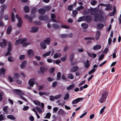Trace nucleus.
I'll list each match as a JSON object with an SVG mask.
<instances>
[{
    "label": "nucleus",
    "mask_w": 121,
    "mask_h": 121,
    "mask_svg": "<svg viewBox=\"0 0 121 121\" xmlns=\"http://www.w3.org/2000/svg\"><path fill=\"white\" fill-rule=\"evenodd\" d=\"M108 94L106 92L104 91L102 94L101 97L98 100L99 101L102 103L105 101Z\"/></svg>",
    "instance_id": "1"
},
{
    "label": "nucleus",
    "mask_w": 121,
    "mask_h": 121,
    "mask_svg": "<svg viewBox=\"0 0 121 121\" xmlns=\"http://www.w3.org/2000/svg\"><path fill=\"white\" fill-rule=\"evenodd\" d=\"M14 92L15 94L19 95L20 96L21 98L25 101H27V100L26 99L21 95H24V93L23 92H22V91L20 90L19 89H14Z\"/></svg>",
    "instance_id": "2"
},
{
    "label": "nucleus",
    "mask_w": 121,
    "mask_h": 121,
    "mask_svg": "<svg viewBox=\"0 0 121 121\" xmlns=\"http://www.w3.org/2000/svg\"><path fill=\"white\" fill-rule=\"evenodd\" d=\"M16 17L18 20V23L17 24V26L18 27H20L22 24V21L21 17H19L18 14H16L15 16Z\"/></svg>",
    "instance_id": "3"
},
{
    "label": "nucleus",
    "mask_w": 121,
    "mask_h": 121,
    "mask_svg": "<svg viewBox=\"0 0 121 121\" xmlns=\"http://www.w3.org/2000/svg\"><path fill=\"white\" fill-rule=\"evenodd\" d=\"M12 46L11 45V42L9 41L8 42V52L5 54V56H7L8 55H11L10 52L11 51Z\"/></svg>",
    "instance_id": "4"
},
{
    "label": "nucleus",
    "mask_w": 121,
    "mask_h": 121,
    "mask_svg": "<svg viewBox=\"0 0 121 121\" xmlns=\"http://www.w3.org/2000/svg\"><path fill=\"white\" fill-rule=\"evenodd\" d=\"M26 40V39L24 38L23 39H20L18 40H16L15 43L16 45H17L19 43L22 44V43L25 42Z\"/></svg>",
    "instance_id": "5"
},
{
    "label": "nucleus",
    "mask_w": 121,
    "mask_h": 121,
    "mask_svg": "<svg viewBox=\"0 0 121 121\" xmlns=\"http://www.w3.org/2000/svg\"><path fill=\"white\" fill-rule=\"evenodd\" d=\"M3 42H0V46L2 48H4L6 47L7 41L5 39H3Z\"/></svg>",
    "instance_id": "6"
},
{
    "label": "nucleus",
    "mask_w": 121,
    "mask_h": 121,
    "mask_svg": "<svg viewBox=\"0 0 121 121\" xmlns=\"http://www.w3.org/2000/svg\"><path fill=\"white\" fill-rule=\"evenodd\" d=\"M82 99L83 98H77L73 101L72 102V104H76L79 102L80 101L82 100Z\"/></svg>",
    "instance_id": "7"
},
{
    "label": "nucleus",
    "mask_w": 121,
    "mask_h": 121,
    "mask_svg": "<svg viewBox=\"0 0 121 121\" xmlns=\"http://www.w3.org/2000/svg\"><path fill=\"white\" fill-rule=\"evenodd\" d=\"M39 30V28L36 26H34L32 27L31 30L30 31L31 33H35L37 32Z\"/></svg>",
    "instance_id": "8"
},
{
    "label": "nucleus",
    "mask_w": 121,
    "mask_h": 121,
    "mask_svg": "<svg viewBox=\"0 0 121 121\" xmlns=\"http://www.w3.org/2000/svg\"><path fill=\"white\" fill-rule=\"evenodd\" d=\"M35 81L34 78H31L28 81V84L30 86L33 87L34 85V82Z\"/></svg>",
    "instance_id": "9"
},
{
    "label": "nucleus",
    "mask_w": 121,
    "mask_h": 121,
    "mask_svg": "<svg viewBox=\"0 0 121 121\" xmlns=\"http://www.w3.org/2000/svg\"><path fill=\"white\" fill-rule=\"evenodd\" d=\"M57 114L59 115L63 116L65 115V112L61 108L58 110Z\"/></svg>",
    "instance_id": "10"
},
{
    "label": "nucleus",
    "mask_w": 121,
    "mask_h": 121,
    "mask_svg": "<svg viewBox=\"0 0 121 121\" xmlns=\"http://www.w3.org/2000/svg\"><path fill=\"white\" fill-rule=\"evenodd\" d=\"M101 48V46L99 44H97L94 46L93 49L94 50H97L100 49Z\"/></svg>",
    "instance_id": "11"
},
{
    "label": "nucleus",
    "mask_w": 121,
    "mask_h": 121,
    "mask_svg": "<svg viewBox=\"0 0 121 121\" xmlns=\"http://www.w3.org/2000/svg\"><path fill=\"white\" fill-rule=\"evenodd\" d=\"M78 69V67L77 66H75L73 67L70 69V72H74Z\"/></svg>",
    "instance_id": "12"
},
{
    "label": "nucleus",
    "mask_w": 121,
    "mask_h": 121,
    "mask_svg": "<svg viewBox=\"0 0 121 121\" xmlns=\"http://www.w3.org/2000/svg\"><path fill=\"white\" fill-rule=\"evenodd\" d=\"M8 106H5L4 107L3 109V110L4 112V114H7L8 113Z\"/></svg>",
    "instance_id": "13"
},
{
    "label": "nucleus",
    "mask_w": 121,
    "mask_h": 121,
    "mask_svg": "<svg viewBox=\"0 0 121 121\" xmlns=\"http://www.w3.org/2000/svg\"><path fill=\"white\" fill-rule=\"evenodd\" d=\"M39 18L41 21L45 20L48 19V17L47 15L44 16H40L39 17Z\"/></svg>",
    "instance_id": "14"
},
{
    "label": "nucleus",
    "mask_w": 121,
    "mask_h": 121,
    "mask_svg": "<svg viewBox=\"0 0 121 121\" xmlns=\"http://www.w3.org/2000/svg\"><path fill=\"white\" fill-rule=\"evenodd\" d=\"M51 39L50 37H48L45 40L43 41L46 45H49L50 43Z\"/></svg>",
    "instance_id": "15"
},
{
    "label": "nucleus",
    "mask_w": 121,
    "mask_h": 121,
    "mask_svg": "<svg viewBox=\"0 0 121 121\" xmlns=\"http://www.w3.org/2000/svg\"><path fill=\"white\" fill-rule=\"evenodd\" d=\"M12 27L11 26H10L7 28L6 33L7 35H9L10 33L12 30Z\"/></svg>",
    "instance_id": "16"
},
{
    "label": "nucleus",
    "mask_w": 121,
    "mask_h": 121,
    "mask_svg": "<svg viewBox=\"0 0 121 121\" xmlns=\"http://www.w3.org/2000/svg\"><path fill=\"white\" fill-rule=\"evenodd\" d=\"M26 61H24L22 62L21 65H20V67L21 69L24 68L26 66Z\"/></svg>",
    "instance_id": "17"
},
{
    "label": "nucleus",
    "mask_w": 121,
    "mask_h": 121,
    "mask_svg": "<svg viewBox=\"0 0 121 121\" xmlns=\"http://www.w3.org/2000/svg\"><path fill=\"white\" fill-rule=\"evenodd\" d=\"M46 45L43 42H41L40 44V46L43 49H45L46 48Z\"/></svg>",
    "instance_id": "18"
},
{
    "label": "nucleus",
    "mask_w": 121,
    "mask_h": 121,
    "mask_svg": "<svg viewBox=\"0 0 121 121\" xmlns=\"http://www.w3.org/2000/svg\"><path fill=\"white\" fill-rule=\"evenodd\" d=\"M99 14L97 13L96 14L94 18V20L95 21H97L98 20H99Z\"/></svg>",
    "instance_id": "19"
},
{
    "label": "nucleus",
    "mask_w": 121,
    "mask_h": 121,
    "mask_svg": "<svg viewBox=\"0 0 121 121\" xmlns=\"http://www.w3.org/2000/svg\"><path fill=\"white\" fill-rule=\"evenodd\" d=\"M25 17L30 22H31L32 21V19L31 17H29L27 14H26L25 15Z\"/></svg>",
    "instance_id": "20"
},
{
    "label": "nucleus",
    "mask_w": 121,
    "mask_h": 121,
    "mask_svg": "<svg viewBox=\"0 0 121 121\" xmlns=\"http://www.w3.org/2000/svg\"><path fill=\"white\" fill-rule=\"evenodd\" d=\"M1 7L2 9L1 10L0 12L1 13H3L4 12V10L7 8V6L6 5L4 4L1 5Z\"/></svg>",
    "instance_id": "21"
},
{
    "label": "nucleus",
    "mask_w": 121,
    "mask_h": 121,
    "mask_svg": "<svg viewBox=\"0 0 121 121\" xmlns=\"http://www.w3.org/2000/svg\"><path fill=\"white\" fill-rule=\"evenodd\" d=\"M74 84L70 85L66 88V89L68 90L73 89L74 88Z\"/></svg>",
    "instance_id": "22"
},
{
    "label": "nucleus",
    "mask_w": 121,
    "mask_h": 121,
    "mask_svg": "<svg viewBox=\"0 0 121 121\" xmlns=\"http://www.w3.org/2000/svg\"><path fill=\"white\" fill-rule=\"evenodd\" d=\"M33 54V51L31 49H29L28 50L27 54L29 56H30Z\"/></svg>",
    "instance_id": "23"
},
{
    "label": "nucleus",
    "mask_w": 121,
    "mask_h": 121,
    "mask_svg": "<svg viewBox=\"0 0 121 121\" xmlns=\"http://www.w3.org/2000/svg\"><path fill=\"white\" fill-rule=\"evenodd\" d=\"M100 36V32L99 31L96 32V35L95 38L96 40H98L99 39Z\"/></svg>",
    "instance_id": "24"
},
{
    "label": "nucleus",
    "mask_w": 121,
    "mask_h": 121,
    "mask_svg": "<svg viewBox=\"0 0 121 121\" xmlns=\"http://www.w3.org/2000/svg\"><path fill=\"white\" fill-rule=\"evenodd\" d=\"M39 12L40 14H43L45 13V10L43 9H41L39 10Z\"/></svg>",
    "instance_id": "25"
},
{
    "label": "nucleus",
    "mask_w": 121,
    "mask_h": 121,
    "mask_svg": "<svg viewBox=\"0 0 121 121\" xmlns=\"http://www.w3.org/2000/svg\"><path fill=\"white\" fill-rule=\"evenodd\" d=\"M104 26V25L101 23L98 24L97 25V27L99 30L102 29Z\"/></svg>",
    "instance_id": "26"
},
{
    "label": "nucleus",
    "mask_w": 121,
    "mask_h": 121,
    "mask_svg": "<svg viewBox=\"0 0 121 121\" xmlns=\"http://www.w3.org/2000/svg\"><path fill=\"white\" fill-rule=\"evenodd\" d=\"M20 76V74L18 73H15L14 74V78L17 79L19 78Z\"/></svg>",
    "instance_id": "27"
},
{
    "label": "nucleus",
    "mask_w": 121,
    "mask_h": 121,
    "mask_svg": "<svg viewBox=\"0 0 121 121\" xmlns=\"http://www.w3.org/2000/svg\"><path fill=\"white\" fill-rule=\"evenodd\" d=\"M95 39L93 37H86L84 38L85 39L89 40L88 42V43H91V41H90V40H94Z\"/></svg>",
    "instance_id": "28"
},
{
    "label": "nucleus",
    "mask_w": 121,
    "mask_h": 121,
    "mask_svg": "<svg viewBox=\"0 0 121 121\" xmlns=\"http://www.w3.org/2000/svg\"><path fill=\"white\" fill-rule=\"evenodd\" d=\"M24 12L26 13H28L29 11V7L27 6H25L24 8Z\"/></svg>",
    "instance_id": "29"
},
{
    "label": "nucleus",
    "mask_w": 121,
    "mask_h": 121,
    "mask_svg": "<svg viewBox=\"0 0 121 121\" xmlns=\"http://www.w3.org/2000/svg\"><path fill=\"white\" fill-rule=\"evenodd\" d=\"M47 70V68L41 66L40 68V71L42 73H44Z\"/></svg>",
    "instance_id": "30"
},
{
    "label": "nucleus",
    "mask_w": 121,
    "mask_h": 121,
    "mask_svg": "<svg viewBox=\"0 0 121 121\" xmlns=\"http://www.w3.org/2000/svg\"><path fill=\"white\" fill-rule=\"evenodd\" d=\"M81 26L83 28L85 29H86L88 27V25L87 24L85 23H82Z\"/></svg>",
    "instance_id": "31"
},
{
    "label": "nucleus",
    "mask_w": 121,
    "mask_h": 121,
    "mask_svg": "<svg viewBox=\"0 0 121 121\" xmlns=\"http://www.w3.org/2000/svg\"><path fill=\"white\" fill-rule=\"evenodd\" d=\"M90 65L89 61L87 60L86 62L84 64V66L86 68H88Z\"/></svg>",
    "instance_id": "32"
},
{
    "label": "nucleus",
    "mask_w": 121,
    "mask_h": 121,
    "mask_svg": "<svg viewBox=\"0 0 121 121\" xmlns=\"http://www.w3.org/2000/svg\"><path fill=\"white\" fill-rule=\"evenodd\" d=\"M7 117V118L12 120H15L16 119L15 117L11 115H8Z\"/></svg>",
    "instance_id": "33"
},
{
    "label": "nucleus",
    "mask_w": 121,
    "mask_h": 121,
    "mask_svg": "<svg viewBox=\"0 0 121 121\" xmlns=\"http://www.w3.org/2000/svg\"><path fill=\"white\" fill-rule=\"evenodd\" d=\"M6 69L3 68L0 69V74H4L5 72Z\"/></svg>",
    "instance_id": "34"
},
{
    "label": "nucleus",
    "mask_w": 121,
    "mask_h": 121,
    "mask_svg": "<svg viewBox=\"0 0 121 121\" xmlns=\"http://www.w3.org/2000/svg\"><path fill=\"white\" fill-rule=\"evenodd\" d=\"M51 116V113L50 112H48L46 113V116L44 117V118L49 119L50 117Z\"/></svg>",
    "instance_id": "35"
},
{
    "label": "nucleus",
    "mask_w": 121,
    "mask_h": 121,
    "mask_svg": "<svg viewBox=\"0 0 121 121\" xmlns=\"http://www.w3.org/2000/svg\"><path fill=\"white\" fill-rule=\"evenodd\" d=\"M92 19V17L90 16H86V20L88 22H89Z\"/></svg>",
    "instance_id": "36"
},
{
    "label": "nucleus",
    "mask_w": 121,
    "mask_h": 121,
    "mask_svg": "<svg viewBox=\"0 0 121 121\" xmlns=\"http://www.w3.org/2000/svg\"><path fill=\"white\" fill-rule=\"evenodd\" d=\"M15 21L14 14L13 12H12L11 14V21L12 22H14Z\"/></svg>",
    "instance_id": "37"
},
{
    "label": "nucleus",
    "mask_w": 121,
    "mask_h": 121,
    "mask_svg": "<svg viewBox=\"0 0 121 121\" xmlns=\"http://www.w3.org/2000/svg\"><path fill=\"white\" fill-rule=\"evenodd\" d=\"M53 28L54 29H57L59 28V25L56 24H54L52 25Z\"/></svg>",
    "instance_id": "38"
},
{
    "label": "nucleus",
    "mask_w": 121,
    "mask_h": 121,
    "mask_svg": "<svg viewBox=\"0 0 121 121\" xmlns=\"http://www.w3.org/2000/svg\"><path fill=\"white\" fill-rule=\"evenodd\" d=\"M30 44L31 43L30 42L25 43L24 42L22 44V46L24 47Z\"/></svg>",
    "instance_id": "39"
},
{
    "label": "nucleus",
    "mask_w": 121,
    "mask_h": 121,
    "mask_svg": "<svg viewBox=\"0 0 121 121\" xmlns=\"http://www.w3.org/2000/svg\"><path fill=\"white\" fill-rule=\"evenodd\" d=\"M61 56L60 54L59 53L58 54L57 53H56L54 55L53 57L55 59H56L58 57H60Z\"/></svg>",
    "instance_id": "40"
},
{
    "label": "nucleus",
    "mask_w": 121,
    "mask_h": 121,
    "mask_svg": "<svg viewBox=\"0 0 121 121\" xmlns=\"http://www.w3.org/2000/svg\"><path fill=\"white\" fill-rule=\"evenodd\" d=\"M69 93H67L65 95V96L63 99L65 100H66L69 99Z\"/></svg>",
    "instance_id": "41"
},
{
    "label": "nucleus",
    "mask_w": 121,
    "mask_h": 121,
    "mask_svg": "<svg viewBox=\"0 0 121 121\" xmlns=\"http://www.w3.org/2000/svg\"><path fill=\"white\" fill-rule=\"evenodd\" d=\"M84 19L85 18L84 17H81L79 18L77 22H80L84 20Z\"/></svg>",
    "instance_id": "42"
},
{
    "label": "nucleus",
    "mask_w": 121,
    "mask_h": 121,
    "mask_svg": "<svg viewBox=\"0 0 121 121\" xmlns=\"http://www.w3.org/2000/svg\"><path fill=\"white\" fill-rule=\"evenodd\" d=\"M78 12L76 10H73L72 11V14L73 16L75 17L76 16V15L78 14Z\"/></svg>",
    "instance_id": "43"
},
{
    "label": "nucleus",
    "mask_w": 121,
    "mask_h": 121,
    "mask_svg": "<svg viewBox=\"0 0 121 121\" xmlns=\"http://www.w3.org/2000/svg\"><path fill=\"white\" fill-rule=\"evenodd\" d=\"M68 77L69 79H73L74 78V76L72 74L70 73L68 75Z\"/></svg>",
    "instance_id": "44"
},
{
    "label": "nucleus",
    "mask_w": 121,
    "mask_h": 121,
    "mask_svg": "<svg viewBox=\"0 0 121 121\" xmlns=\"http://www.w3.org/2000/svg\"><path fill=\"white\" fill-rule=\"evenodd\" d=\"M74 54L73 53H72L70 55L69 60L70 61H72L74 57Z\"/></svg>",
    "instance_id": "45"
},
{
    "label": "nucleus",
    "mask_w": 121,
    "mask_h": 121,
    "mask_svg": "<svg viewBox=\"0 0 121 121\" xmlns=\"http://www.w3.org/2000/svg\"><path fill=\"white\" fill-rule=\"evenodd\" d=\"M8 60L9 62H13L14 61L13 58L11 56H9L8 58Z\"/></svg>",
    "instance_id": "46"
},
{
    "label": "nucleus",
    "mask_w": 121,
    "mask_h": 121,
    "mask_svg": "<svg viewBox=\"0 0 121 121\" xmlns=\"http://www.w3.org/2000/svg\"><path fill=\"white\" fill-rule=\"evenodd\" d=\"M97 3V1L95 0H93L91 1V4L93 5H95Z\"/></svg>",
    "instance_id": "47"
},
{
    "label": "nucleus",
    "mask_w": 121,
    "mask_h": 121,
    "mask_svg": "<svg viewBox=\"0 0 121 121\" xmlns=\"http://www.w3.org/2000/svg\"><path fill=\"white\" fill-rule=\"evenodd\" d=\"M117 52V51L116 49H115L114 52L112 54V57L113 58H115L116 57V54Z\"/></svg>",
    "instance_id": "48"
},
{
    "label": "nucleus",
    "mask_w": 121,
    "mask_h": 121,
    "mask_svg": "<svg viewBox=\"0 0 121 121\" xmlns=\"http://www.w3.org/2000/svg\"><path fill=\"white\" fill-rule=\"evenodd\" d=\"M33 102L35 104L39 106L40 105V102L38 101L35 100L33 101Z\"/></svg>",
    "instance_id": "49"
},
{
    "label": "nucleus",
    "mask_w": 121,
    "mask_h": 121,
    "mask_svg": "<svg viewBox=\"0 0 121 121\" xmlns=\"http://www.w3.org/2000/svg\"><path fill=\"white\" fill-rule=\"evenodd\" d=\"M50 53V51H49L45 53L43 55V56L44 57H46V56H49Z\"/></svg>",
    "instance_id": "50"
},
{
    "label": "nucleus",
    "mask_w": 121,
    "mask_h": 121,
    "mask_svg": "<svg viewBox=\"0 0 121 121\" xmlns=\"http://www.w3.org/2000/svg\"><path fill=\"white\" fill-rule=\"evenodd\" d=\"M60 37L62 38H66L68 37L67 34H61L60 35Z\"/></svg>",
    "instance_id": "51"
},
{
    "label": "nucleus",
    "mask_w": 121,
    "mask_h": 121,
    "mask_svg": "<svg viewBox=\"0 0 121 121\" xmlns=\"http://www.w3.org/2000/svg\"><path fill=\"white\" fill-rule=\"evenodd\" d=\"M84 8V7L83 6H80L78 7L77 8V9L79 11L83 9Z\"/></svg>",
    "instance_id": "52"
},
{
    "label": "nucleus",
    "mask_w": 121,
    "mask_h": 121,
    "mask_svg": "<svg viewBox=\"0 0 121 121\" xmlns=\"http://www.w3.org/2000/svg\"><path fill=\"white\" fill-rule=\"evenodd\" d=\"M57 84V82L56 81H55L53 82L52 84V87L53 88L55 87Z\"/></svg>",
    "instance_id": "53"
},
{
    "label": "nucleus",
    "mask_w": 121,
    "mask_h": 121,
    "mask_svg": "<svg viewBox=\"0 0 121 121\" xmlns=\"http://www.w3.org/2000/svg\"><path fill=\"white\" fill-rule=\"evenodd\" d=\"M61 96V95L59 94L58 95H56L54 96L55 99H57L60 98Z\"/></svg>",
    "instance_id": "54"
},
{
    "label": "nucleus",
    "mask_w": 121,
    "mask_h": 121,
    "mask_svg": "<svg viewBox=\"0 0 121 121\" xmlns=\"http://www.w3.org/2000/svg\"><path fill=\"white\" fill-rule=\"evenodd\" d=\"M61 75V73L60 72H58L57 74V80H60Z\"/></svg>",
    "instance_id": "55"
},
{
    "label": "nucleus",
    "mask_w": 121,
    "mask_h": 121,
    "mask_svg": "<svg viewBox=\"0 0 121 121\" xmlns=\"http://www.w3.org/2000/svg\"><path fill=\"white\" fill-rule=\"evenodd\" d=\"M108 48H106L102 52V53L103 54H106L107 53V52L108 51Z\"/></svg>",
    "instance_id": "56"
},
{
    "label": "nucleus",
    "mask_w": 121,
    "mask_h": 121,
    "mask_svg": "<svg viewBox=\"0 0 121 121\" xmlns=\"http://www.w3.org/2000/svg\"><path fill=\"white\" fill-rule=\"evenodd\" d=\"M37 110L39 113H41L42 112V110L41 109L38 107H37L35 108Z\"/></svg>",
    "instance_id": "57"
},
{
    "label": "nucleus",
    "mask_w": 121,
    "mask_h": 121,
    "mask_svg": "<svg viewBox=\"0 0 121 121\" xmlns=\"http://www.w3.org/2000/svg\"><path fill=\"white\" fill-rule=\"evenodd\" d=\"M8 78L10 82H13V78L11 76H8Z\"/></svg>",
    "instance_id": "58"
},
{
    "label": "nucleus",
    "mask_w": 121,
    "mask_h": 121,
    "mask_svg": "<svg viewBox=\"0 0 121 121\" xmlns=\"http://www.w3.org/2000/svg\"><path fill=\"white\" fill-rule=\"evenodd\" d=\"M105 108V107L104 106L103 107V108L100 111V114H102L103 113L104 111V109Z\"/></svg>",
    "instance_id": "59"
},
{
    "label": "nucleus",
    "mask_w": 121,
    "mask_h": 121,
    "mask_svg": "<svg viewBox=\"0 0 121 121\" xmlns=\"http://www.w3.org/2000/svg\"><path fill=\"white\" fill-rule=\"evenodd\" d=\"M47 80L49 82H51L54 80V79L52 78L49 77L47 78Z\"/></svg>",
    "instance_id": "60"
},
{
    "label": "nucleus",
    "mask_w": 121,
    "mask_h": 121,
    "mask_svg": "<svg viewBox=\"0 0 121 121\" xmlns=\"http://www.w3.org/2000/svg\"><path fill=\"white\" fill-rule=\"evenodd\" d=\"M68 10L69 11L72 10H73V5H69L68 7Z\"/></svg>",
    "instance_id": "61"
},
{
    "label": "nucleus",
    "mask_w": 121,
    "mask_h": 121,
    "mask_svg": "<svg viewBox=\"0 0 121 121\" xmlns=\"http://www.w3.org/2000/svg\"><path fill=\"white\" fill-rule=\"evenodd\" d=\"M37 12V9L35 8L33 9L31 11V13L32 14H34Z\"/></svg>",
    "instance_id": "62"
},
{
    "label": "nucleus",
    "mask_w": 121,
    "mask_h": 121,
    "mask_svg": "<svg viewBox=\"0 0 121 121\" xmlns=\"http://www.w3.org/2000/svg\"><path fill=\"white\" fill-rule=\"evenodd\" d=\"M95 71V69H93L91 70L88 73L89 74H91L93 73Z\"/></svg>",
    "instance_id": "63"
},
{
    "label": "nucleus",
    "mask_w": 121,
    "mask_h": 121,
    "mask_svg": "<svg viewBox=\"0 0 121 121\" xmlns=\"http://www.w3.org/2000/svg\"><path fill=\"white\" fill-rule=\"evenodd\" d=\"M104 57V55L103 54H102L100 56L99 58L98 59V60H102L103 59Z\"/></svg>",
    "instance_id": "64"
}]
</instances>
